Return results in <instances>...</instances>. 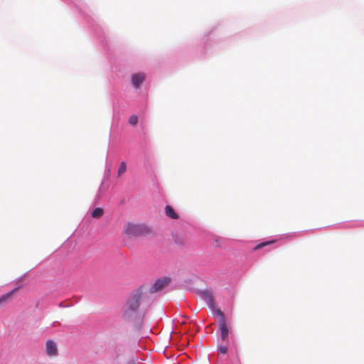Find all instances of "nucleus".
<instances>
[{"instance_id": "14", "label": "nucleus", "mask_w": 364, "mask_h": 364, "mask_svg": "<svg viewBox=\"0 0 364 364\" xmlns=\"http://www.w3.org/2000/svg\"><path fill=\"white\" fill-rule=\"evenodd\" d=\"M216 314L220 316V321H225V316H224V314L223 313V311L220 310V309H217L216 311Z\"/></svg>"}, {"instance_id": "5", "label": "nucleus", "mask_w": 364, "mask_h": 364, "mask_svg": "<svg viewBox=\"0 0 364 364\" xmlns=\"http://www.w3.org/2000/svg\"><path fill=\"white\" fill-rule=\"evenodd\" d=\"M219 326L220 330L221 339L225 341L227 340L229 334V330L226 323V321H220Z\"/></svg>"}, {"instance_id": "1", "label": "nucleus", "mask_w": 364, "mask_h": 364, "mask_svg": "<svg viewBox=\"0 0 364 364\" xmlns=\"http://www.w3.org/2000/svg\"><path fill=\"white\" fill-rule=\"evenodd\" d=\"M141 299V293L136 292L131 296L127 303L124 316L127 318H132L138 310Z\"/></svg>"}, {"instance_id": "3", "label": "nucleus", "mask_w": 364, "mask_h": 364, "mask_svg": "<svg viewBox=\"0 0 364 364\" xmlns=\"http://www.w3.org/2000/svg\"><path fill=\"white\" fill-rule=\"evenodd\" d=\"M140 227L132 223H127L124 228V232L129 237L138 235L140 233Z\"/></svg>"}, {"instance_id": "12", "label": "nucleus", "mask_w": 364, "mask_h": 364, "mask_svg": "<svg viewBox=\"0 0 364 364\" xmlns=\"http://www.w3.org/2000/svg\"><path fill=\"white\" fill-rule=\"evenodd\" d=\"M18 289H14V290H12L11 292L5 294V295H3L1 298H0V303L1 302H3V301H5L6 299H8L12 294L14 292H15Z\"/></svg>"}, {"instance_id": "6", "label": "nucleus", "mask_w": 364, "mask_h": 364, "mask_svg": "<svg viewBox=\"0 0 364 364\" xmlns=\"http://www.w3.org/2000/svg\"><path fill=\"white\" fill-rule=\"evenodd\" d=\"M200 296L211 308H214L213 298L212 294L209 291H201Z\"/></svg>"}, {"instance_id": "15", "label": "nucleus", "mask_w": 364, "mask_h": 364, "mask_svg": "<svg viewBox=\"0 0 364 364\" xmlns=\"http://www.w3.org/2000/svg\"><path fill=\"white\" fill-rule=\"evenodd\" d=\"M218 350L221 353L225 354L228 352V347L226 346H221Z\"/></svg>"}, {"instance_id": "4", "label": "nucleus", "mask_w": 364, "mask_h": 364, "mask_svg": "<svg viewBox=\"0 0 364 364\" xmlns=\"http://www.w3.org/2000/svg\"><path fill=\"white\" fill-rule=\"evenodd\" d=\"M46 353L49 356H55L58 354L56 344L53 341H48L46 343Z\"/></svg>"}, {"instance_id": "10", "label": "nucleus", "mask_w": 364, "mask_h": 364, "mask_svg": "<svg viewBox=\"0 0 364 364\" xmlns=\"http://www.w3.org/2000/svg\"><path fill=\"white\" fill-rule=\"evenodd\" d=\"M127 170V165L124 161L120 163V165L117 171V176L120 177Z\"/></svg>"}, {"instance_id": "11", "label": "nucleus", "mask_w": 364, "mask_h": 364, "mask_svg": "<svg viewBox=\"0 0 364 364\" xmlns=\"http://www.w3.org/2000/svg\"><path fill=\"white\" fill-rule=\"evenodd\" d=\"M274 242V240H271V241H268V242H261L259 243V245H257V246L255 247L254 250H259L260 248H262L268 245H270L272 243H273Z\"/></svg>"}, {"instance_id": "13", "label": "nucleus", "mask_w": 364, "mask_h": 364, "mask_svg": "<svg viewBox=\"0 0 364 364\" xmlns=\"http://www.w3.org/2000/svg\"><path fill=\"white\" fill-rule=\"evenodd\" d=\"M138 122V117L136 115H132L129 119V122L130 124L132 125H135Z\"/></svg>"}, {"instance_id": "8", "label": "nucleus", "mask_w": 364, "mask_h": 364, "mask_svg": "<svg viewBox=\"0 0 364 364\" xmlns=\"http://www.w3.org/2000/svg\"><path fill=\"white\" fill-rule=\"evenodd\" d=\"M165 213L167 217H168L171 219L176 220L179 217L178 215L175 212L173 208L169 205H167L165 207Z\"/></svg>"}, {"instance_id": "9", "label": "nucleus", "mask_w": 364, "mask_h": 364, "mask_svg": "<svg viewBox=\"0 0 364 364\" xmlns=\"http://www.w3.org/2000/svg\"><path fill=\"white\" fill-rule=\"evenodd\" d=\"M103 210L101 208H96L92 212V216L95 218H99L103 215Z\"/></svg>"}, {"instance_id": "2", "label": "nucleus", "mask_w": 364, "mask_h": 364, "mask_svg": "<svg viewBox=\"0 0 364 364\" xmlns=\"http://www.w3.org/2000/svg\"><path fill=\"white\" fill-rule=\"evenodd\" d=\"M170 282V279L162 278L156 281V282L150 287L149 292L153 294L163 289Z\"/></svg>"}, {"instance_id": "7", "label": "nucleus", "mask_w": 364, "mask_h": 364, "mask_svg": "<svg viewBox=\"0 0 364 364\" xmlns=\"http://www.w3.org/2000/svg\"><path fill=\"white\" fill-rule=\"evenodd\" d=\"M145 75L144 73H136L132 75V84L137 88L144 82Z\"/></svg>"}]
</instances>
